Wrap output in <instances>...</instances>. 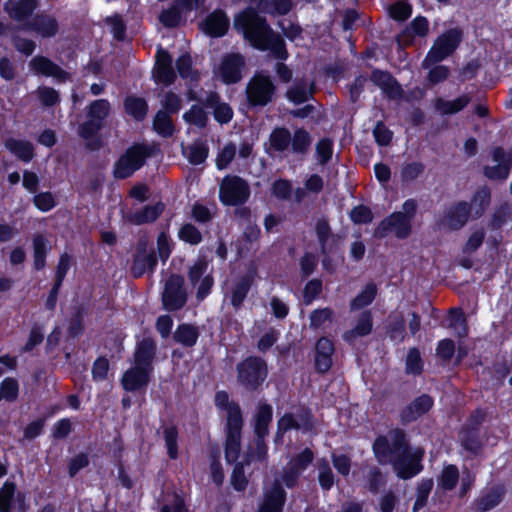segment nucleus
Instances as JSON below:
<instances>
[{
  "mask_svg": "<svg viewBox=\"0 0 512 512\" xmlns=\"http://www.w3.org/2000/svg\"><path fill=\"white\" fill-rule=\"evenodd\" d=\"M391 442L385 435H378L372 444V451L380 464L390 462L397 476L408 480L423 470L422 459L424 450L412 449L409 437L402 428H394L389 432Z\"/></svg>",
  "mask_w": 512,
  "mask_h": 512,
  "instance_id": "1",
  "label": "nucleus"
},
{
  "mask_svg": "<svg viewBox=\"0 0 512 512\" xmlns=\"http://www.w3.org/2000/svg\"><path fill=\"white\" fill-rule=\"evenodd\" d=\"M235 27L242 31L243 37L259 51H270L272 56L286 61L289 53L286 43L280 34L276 33L266 18L257 9L248 7L235 18Z\"/></svg>",
  "mask_w": 512,
  "mask_h": 512,
  "instance_id": "2",
  "label": "nucleus"
},
{
  "mask_svg": "<svg viewBox=\"0 0 512 512\" xmlns=\"http://www.w3.org/2000/svg\"><path fill=\"white\" fill-rule=\"evenodd\" d=\"M214 405L220 411L226 412L224 426V454L228 464L236 463L241 452L242 430L244 426L243 413L237 401L230 400L229 393L220 390L215 393Z\"/></svg>",
  "mask_w": 512,
  "mask_h": 512,
  "instance_id": "3",
  "label": "nucleus"
},
{
  "mask_svg": "<svg viewBox=\"0 0 512 512\" xmlns=\"http://www.w3.org/2000/svg\"><path fill=\"white\" fill-rule=\"evenodd\" d=\"M268 373V364L261 356L249 355L236 364L237 384L248 393L261 391Z\"/></svg>",
  "mask_w": 512,
  "mask_h": 512,
  "instance_id": "4",
  "label": "nucleus"
},
{
  "mask_svg": "<svg viewBox=\"0 0 512 512\" xmlns=\"http://www.w3.org/2000/svg\"><path fill=\"white\" fill-rule=\"evenodd\" d=\"M273 421V407L266 401H259L252 417L253 446L255 456L259 463L268 460V444L266 441L269 435V427Z\"/></svg>",
  "mask_w": 512,
  "mask_h": 512,
  "instance_id": "5",
  "label": "nucleus"
},
{
  "mask_svg": "<svg viewBox=\"0 0 512 512\" xmlns=\"http://www.w3.org/2000/svg\"><path fill=\"white\" fill-rule=\"evenodd\" d=\"M486 418L487 409L477 407L468 415L458 431V440L461 447L474 456L479 455L484 446L481 427Z\"/></svg>",
  "mask_w": 512,
  "mask_h": 512,
  "instance_id": "6",
  "label": "nucleus"
},
{
  "mask_svg": "<svg viewBox=\"0 0 512 512\" xmlns=\"http://www.w3.org/2000/svg\"><path fill=\"white\" fill-rule=\"evenodd\" d=\"M154 154V147L145 143H134L115 161L113 176L124 180L141 169L148 158Z\"/></svg>",
  "mask_w": 512,
  "mask_h": 512,
  "instance_id": "7",
  "label": "nucleus"
},
{
  "mask_svg": "<svg viewBox=\"0 0 512 512\" xmlns=\"http://www.w3.org/2000/svg\"><path fill=\"white\" fill-rule=\"evenodd\" d=\"M276 94V85L269 75L256 73L245 88L247 106L251 109L262 108L270 104Z\"/></svg>",
  "mask_w": 512,
  "mask_h": 512,
  "instance_id": "8",
  "label": "nucleus"
},
{
  "mask_svg": "<svg viewBox=\"0 0 512 512\" xmlns=\"http://www.w3.org/2000/svg\"><path fill=\"white\" fill-rule=\"evenodd\" d=\"M463 39L460 28H450L437 37L423 60V67L440 63L452 55L459 47Z\"/></svg>",
  "mask_w": 512,
  "mask_h": 512,
  "instance_id": "9",
  "label": "nucleus"
},
{
  "mask_svg": "<svg viewBox=\"0 0 512 512\" xmlns=\"http://www.w3.org/2000/svg\"><path fill=\"white\" fill-rule=\"evenodd\" d=\"M251 191L246 180L238 175H226L219 187V199L225 206H240L246 203Z\"/></svg>",
  "mask_w": 512,
  "mask_h": 512,
  "instance_id": "10",
  "label": "nucleus"
},
{
  "mask_svg": "<svg viewBox=\"0 0 512 512\" xmlns=\"http://www.w3.org/2000/svg\"><path fill=\"white\" fill-rule=\"evenodd\" d=\"M158 266L156 250L149 248V241L142 237L136 243L135 252L132 256L130 273L135 278H141L146 273L153 275Z\"/></svg>",
  "mask_w": 512,
  "mask_h": 512,
  "instance_id": "11",
  "label": "nucleus"
},
{
  "mask_svg": "<svg viewBox=\"0 0 512 512\" xmlns=\"http://www.w3.org/2000/svg\"><path fill=\"white\" fill-rule=\"evenodd\" d=\"M185 279L182 275L172 273L165 281L161 294L162 305L165 310L175 312L181 310L188 301L185 289Z\"/></svg>",
  "mask_w": 512,
  "mask_h": 512,
  "instance_id": "12",
  "label": "nucleus"
},
{
  "mask_svg": "<svg viewBox=\"0 0 512 512\" xmlns=\"http://www.w3.org/2000/svg\"><path fill=\"white\" fill-rule=\"evenodd\" d=\"M315 453L310 447L303 448L294 454L283 470L282 481L288 489H294L304 471L314 462Z\"/></svg>",
  "mask_w": 512,
  "mask_h": 512,
  "instance_id": "13",
  "label": "nucleus"
},
{
  "mask_svg": "<svg viewBox=\"0 0 512 512\" xmlns=\"http://www.w3.org/2000/svg\"><path fill=\"white\" fill-rule=\"evenodd\" d=\"M389 233H394L400 240L407 239L412 233V222L402 212H392L375 229V236L378 238H384Z\"/></svg>",
  "mask_w": 512,
  "mask_h": 512,
  "instance_id": "14",
  "label": "nucleus"
},
{
  "mask_svg": "<svg viewBox=\"0 0 512 512\" xmlns=\"http://www.w3.org/2000/svg\"><path fill=\"white\" fill-rule=\"evenodd\" d=\"M491 158L496 165L483 167L482 173L490 181H505L512 169V150L506 151L502 146H496L491 152Z\"/></svg>",
  "mask_w": 512,
  "mask_h": 512,
  "instance_id": "15",
  "label": "nucleus"
},
{
  "mask_svg": "<svg viewBox=\"0 0 512 512\" xmlns=\"http://www.w3.org/2000/svg\"><path fill=\"white\" fill-rule=\"evenodd\" d=\"M315 233L321 255L338 256L343 259L340 247L341 236L332 232L329 220L319 218L315 223Z\"/></svg>",
  "mask_w": 512,
  "mask_h": 512,
  "instance_id": "16",
  "label": "nucleus"
},
{
  "mask_svg": "<svg viewBox=\"0 0 512 512\" xmlns=\"http://www.w3.org/2000/svg\"><path fill=\"white\" fill-rule=\"evenodd\" d=\"M245 65V58L241 53L231 52L225 54L221 58L218 67V75L221 81L226 85L240 82L243 78Z\"/></svg>",
  "mask_w": 512,
  "mask_h": 512,
  "instance_id": "17",
  "label": "nucleus"
},
{
  "mask_svg": "<svg viewBox=\"0 0 512 512\" xmlns=\"http://www.w3.org/2000/svg\"><path fill=\"white\" fill-rule=\"evenodd\" d=\"M23 29L33 32L43 39L54 38L60 30L58 19L45 11L36 13L30 20L26 21Z\"/></svg>",
  "mask_w": 512,
  "mask_h": 512,
  "instance_id": "18",
  "label": "nucleus"
},
{
  "mask_svg": "<svg viewBox=\"0 0 512 512\" xmlns=\"http://www.w3.org/2000/svg\"><path fill=\"white\" fill-rule=\"evenodd\" d=\"M471 220L468 201L459 200L452 203L443 212L441 224L451 231L461 230Z\"/></svg>",
  "mask_w": 512,
  "mask_h": 512,
  "instance_id": "19",
  "label": "nucleus"
},
{
  "mask_svg": "<svg viewBox=\"0 0 512 512\" xmlns=\"http://www.w3.org/2000/svg\"><path fill=\"white\" fill-rule=\"evenodd\" d=\"M189 98L198 101L206 109H212L215 121L221 125L229 123L233 118L234 112L232 107L228 103L221 101V96L217 91H209L205 98H198L194 94H191Z\"/></svg>",
  "mask_w": 512,
  "mask_h": 512,
  "instance_id": "20",
  "label": "nucleus"
},
{
  "mask_svg": "<svg viewBox=\"0 0 512 512\" xmlns=\"http://www.w3.org/2000/svg\"><path fill=\"white\" fill-rule=\"evenodd\" d=\"M433 406L434 399L431 395L423 393L417 396L400 410L399 419L401 424L406 426L417 421L419 418L427 414Z\"/></svg>",
  "mask_w": 512,
  "mask_h": 512,
  "instance_id": "21",
  "label": "nucleus"
},
{
  "mask_svg": "<svg viewBox=\"0 0 512 512\" xmlns=\"http://www.w3.org/2000/svg\"><path fill=\"white\" fill-rule=\"evenodd\" d=\"M30 70L38 76L53 77L60 83L70 79V73L44 55H36L29 61Z\"/></svg>",
  "mask_w": 512,
  "mask_h": 512,
  "instance_id": "22",
  "label": "nucleus"
},
{
  "mask_svg": "<svg viewBox=\"0 0 512 512\" xmlns=\"http://www.w3.org/2000/svg\"><path fill=\"white\" fill-rule=\"evenodd\" d=\"M429 32V21L425 16H416L396 36L399 47L407 48L414 45L415 37L423 38Z\"/></svg>",
  "mask_w": 512,
  "mask_h": 512,
  "instance_id": "23",
  "label": "nucleus"
},
{
  "mask_svg": "<svg viewBox=\"0 0 512 512\" xmlns=\"http://www.w3.org/2000/svg\"><path fill=\"white\" fill-rule=\"evenodd\" d=\"M154 78L156 82L165 86L172 85L177 78L176 72L173 68L172 56L162 47H159L156 51Z\"/></svg>",
  "mask_w": 512,
  "mask_h": 512,
  "instance_id": "24",
  "label": "nucleus"
},
{
  "mask_svg": "<svg viewBox=\"0 0 512 512\" xmlns=\"http://www.w3.org/2000/svg\"><path fill=\"white\" fill-rule=\"evenodd\" d=\"M229 27V17L221 8H217L209 13L201 23L202 31L211 38H220L225 36Z\"/></svg>",
  "mask_w": 512,
  "mask_h": 512,
  "instance_id": "25",
  "label": "nucleus"
},
{
  "mask_svg": "<svg viewBox=\"0 0 512 512\" xmlns=\"http://www.w3.org/2000/svg\"><path fill=\"white\" fill-rule=\"evenodd\" d=\"M256 276V268L251 267L234 283L230 294V304L234 309L241 308L255 282Z\"/></svg>",
  "mask_w": 512,
  "mask_h": 512,
  "instance_id": "26",
  "label": "nucleus"
},
{
  "mask_svg": "<svg viewBox=\"0 0 512 512\" xmlns=\"http://www.w3.org/2000/svg\"><path fill=\"white\" fill-rule=\"evenodd\" d=\"M152 370L134 365L127 369L121 378L122 388L126 392H136L147 387L150 382Z\"/></svg>",
  "mask_w": 512,
  "mask_h": 512,
  "instance_id": "27",
  "label": "nucleus"
},
{
  "mask_svg": "<svg viewBox=\"0 0 512 512\" xmlns=\"http://www.w3.org/2000/svg\"><path fill=\"white\" fill-rule=\"evenodd\" d=\"M334 351V344L328 337L322 336L317 340L315 345L314 368L318 374H325L331 369Z\"/></svg>",
  "mask_w": 512,
  "mask_h": 512,
  "instance_id": "28",
  "label": "nucleus"
},
{
  "mask_svg": "<svg viewBox=\"0 0 512 512\" xmlns=\"http://www.w3.org/2000/svg\"><path fill=\"white\" fill-rule=\"evenodd\" d=\"M286 500V490L279 481L275 480L265 492L258 512H283Z\"/></svg>",
  "mask_w": 512,
  "mask_h": 512,
  "instance_id": "29",
  "label": "nucleus"
},
{
  "mask_svg": "<svg viewBox=\"0 0 512 512\" xmlns=\"http://www.w3.org/2000/svg\"><path fill=\"white\" fill-rule=\"evenodd\" d=\"M38 7L37 0H8L4 4V11L15 21L30 20Z\"/></svg>",
  "mask_w": 512,
  "mask_h": 512,
  "instance_id": "30",
  "label": "nucleus"
},
{
  "mask_svg": "<svg viewBox=\"0 0 512 512\" xmlns=\"http://www.w3.org/2000/svg\"><path fill=\"white\" fill-rule=\"evenodd\" d=\"M157 344L151 337H144L138 341L134 351V365L153 371V362L156 357Z\"/></svg>",
  "mask_w": 512,
  "mask_h": 512,
  "instance_id": "31",
  "label": "nucleus"
},
{
  "mask_svg": "<svg viewBox=\"0 0 512 512\" xmlns=\"http://www.w3.org/2000/svg\"><path fill=\"white\" fill-rule=\"evenodd\" d=\"M252 462H258L255 456V451L248 447L242 461L234 463L231 473V486L237 492H244L248 486V479L245 475V466H249Z\"/></svg>",
  "mask_w": 512,
  "mask_h": 512,
  "instance_id": "32",
  "label": "nucleus"
},
{
  "mask_svg": "<svg viewBox=\"0 0 512 512\" xmlns=\"http://www.w3.org/2000/svg\"><path fill=\"white\" fill-rule=\"evenodd\" d=\"M105 125L87 118L79 124L77 133L80 138L86 141L87 149L91 151L99 150L102 147V141L99 136L100 131Z\"/></svg>",
  "mask_w": 512,
  "mask_h": 512,
  "instance_id": "33",
  "label": "nucleus"
},
{
  "mask_svg": "<svg viewBox=\"0 0 512 512\" xmlns=\"http://www.w3.org/2000/svg\"><path fill=\"white\" fill-rule=\"evenodd\" d=\"M492 201V192L489 186L482 185L478 187L472 197L468 205L470 207V216L471 220L480 219L487 209L489 208Z\"/></svg>",
  "mask_w": 512,
  "mask_h": 512,
  "instance_id": "34",
  "label": "nucleus"
},
{
  "mask_svg": "<svg viewBox=\"0 0 512 512\" xmlns=\"http://www.w3.org/2000/svg\"><path fill=\"white\" fill-rule=\"evenodd\" d=\"M4 147L23 163H30L35 157V147L26 139L7 138Z\"/></svg>",
  "mask_w": 512,
  "mask_h": 512,
  "instance_id": "35",
  "label": "nucleus"
},
{
  "mask_svg": "<svg viewBox=\"0 0 512 512\" xmlns=\"http://www.w3.org/2000/svg\"><path fill=\"white\" fill-rule=\"evenodd\" d=\"M33 269L41 271L46 267L47 256L51 251L49 240L43 234H35L32 238Z\"/></svg>",
  "mask_w": 512,
  "mask_h": 512,
  "instance_id": "36",
  "label": "nucleus"
},
{
  "mask_svg": "<svg viewBox=\"0 0 512 512\" xmlns=\"http://www.w3.org/2000/svg\"><path fill=\"white\" fill-rule=\"evenodd\" d=\"M505 495V488L503 485H495L483 493L476 499V510L478 512H487L498 506Z\"/></svg>",
  "mask_w": 512,
  "mask_h": 512,
  "instance_id": "37",
  "label": "nucleus"
},
{
  "mask_svg": "<svg viewBox=\"0 0 512 512\" xmlns=\"http://www.w3.org/2000/svg\"><path fill=\"white\" fill-rule=\"evenodd\" d=\"M199 336V328L196 325L190 323L178 324L176 330L173 333L174 341L187 348H192L195 346Z\"/></svg>",
  "mask_w": 512,
  "mask_h": 512,
  "instance_id": "38",
  "label": "nucleus"
},
{
  "mask_svg": "<svg viewBox=\"0 0 512 512\" xmlns=\"http://www.w3.org/2000/svg\"><path fill=\"white\" fill-rule=\"evenodd\" d=\"M164 204L157 202L154 205H146L142 209L135 211L130 216V222L135 225H143L155 222L164 211Z\"/></svg>",
  "mask_w": 512,
  "mask_h": 512,
  "instance_id": "39",
  "label": "nucleus"
},
{
  "mask_svg": "<svg viewBox=\"0 0 512 512\" xmlns=\"http://www.w3.org/2000/svg\"><path fill=\"white\" fill-rule=\"evenodd\" d=\"M87 308L83 304L73 307L72 315L68 319L67 336L72 339L79 338L85 331V316Z\"/></svg>",
  "mask_w": 512,
  "mask_h": 512,
  "instance_id": "40",
  "label": "nucleus"
},
{
  "mask_svg": "<svg viewBox=\"0 0 512 512\" xmlns=\"http://www.w3.org/2000/svg\"><path fill=\"white\" fill-rule=\"evenodd\" d=\"M124 111L134 120L143 121L148 113V103L143 97L128 95L123 102Z\"/></svg>",
  "mask_w": 512,
  "mask_h": 512,
  "instance_id": "41",
  "label": "nucleus"
},
{
  "mask_svg": "<svg viewBox=\"0 0 512 512\" xmlns=\"http://www.w3.org/2000/svg\"><path fill=\"white\" fill-rule=\"evenodd\" d=\"M471 98L467 94H463L454 100H445L437 98L435 108L442 115H453L462 111L470 102Z\"/></svg>",
  "mask_w": 512,
  "mask_h": 512,
  "instance_id": "42",
  "label": "nucleus"
},
{
  "mask_svg": "<svg viewBox=\"0 0 512 512\" xmlns=\"http://www.w3.org/2000/svg\"><path fill=\"white\" fill-rule=\"evenodd\" d=\"M373 329V317L369 310L360 313L356 325L353 329L345 332L344 339L350 341L355 337H364L369 335Z\"/></svg>",
  "mask_w": 512,
  "mask_h": 512,
  "instance_id": "43",
  "label": "nucleus"
},
{
  "mask_svg": "<svg viewBox=\"0 0 512 512\" xmlns=\"http://www.w3.org/2000/svg\"><path fill=\"white\" fill-rule=\"evenodd\" d=\"M153 130L163 138H170L175 132V125L172 120V115L165 111L158 110L152 122Z\"/></svg>",
  "mask_w": 512,
  "mask_h": 512,
  "instance_id": "44",
  "label": "nucleus"
},
{
  "mask_svg": "<svg viewBox=\"0 0 512 512\" xmlns=\"http://www.w3.org/2000/svg\"><path fill=\"white\" fill-rule=\"evenodd\" d=\"M291 142V132L286 127H275L269 135L271 150L282 153L286 151Z\"/></svg>",
  "mask_w": 512,
  "mask_h": 512,
  "instance_id": "45",
  "label": "nucleus"
},
{
  "mask_svg": "<svg viewBox=\"0 0 512 512\" xmlns=\"http://www.w3.org/2000/svg\"><path fill=\"white\" fill-rule=\"evenodd\" d=\"M183 11L184 9L180 3H177V0H173L172 4L167 9L161 11L159 21L166 28H176L181 23Z\"/></svg>",
  "mask_w": 512,
  "mask_h": 512,
  "instance_id": "46",
  "label": "nucleus"
},
{
  "mask_svg": "<svg viewBox=\"0 0 512 512\" xmlns=\"http://www.w3.org/2000/svg\"><path fill=\"white\" fill-rule=\"evenodd\" d=\"M312 143V137L310 133L304 128H297L291 135V150L293 153L298 155H305Z\"/></svg>",
  "mask_w": 512,
  "mask_h": 512,
  "instance_id": "47",
  "label": "nucleus"
},
{
  "mask_svg": "<svg viewBox=\"0 0 512 512\" xmlns=\"http://www.w3.org/2000/svg\"><path fill=\"white\" fill-rule=\"evenodd\" d=\"M377 296V286L375 283H367L364 289L359 292L350 302L351 310H360L369 306Z\"/></svg>",
  "mask_w": 512,
  "mask_h": 512,
  "instance_id": "48",
  "label": "nucleus"
},
{
  "mask_svg": "<svg viewBox=\"0 0 512 512\" xmlns=\"http://www.w3.org/2000/svg\"><path fill=\"white\" fill-rule=\"evenodd\" d=\"M459 477V469L456 465H445L438 477V486L444 491H452L457 486Z\"/></svg>",
  "mask_w": 512,
  "mask_h": 512,
  "instance_id": "49",
  "label": "nucleus"
},
{
  "mask_svg": "<svg viewBox=\"0 0 512 512\" xmlns=\"http://www.w3.org/2000/svg\"><path fill=\"white\" fill-rule=\"evenodd\" d=\"M110 113V103L107 99H97L92 101L87 109V118L105 125V121Z\"/></svg>",
  "mask_w": 512,
  "mask_h": 512,
  "instance_id": "50",
  "label": "nucleus"
},
{
  "mask_svg": "<svg viewBox=\"0 0 512 512\" xmlns=\"http://www.w3.org/2000/svg\"><path fill=\"white\" fill-rule=\"evenodd\" d=\"M204 108L205 107L201 103L200 105H192L190 109L183 114V120L186 123L194 125L200 129L205 128L208 124L209 116Z\"/></svg>",
  "mask_w": 512,
  "mask_h": 512,
  "instance_id": "51",
  "label": "nucleus"
},
{
  "mask_svg": "<svg viewBox=\"0 0 512 512\" xmlns=\"http://www.w3.org/2000/svg\"><path fill=\"white\" fill-rule=\"evenodd\" d=\"M285 96L293 104L300 105L312 99L313 92L307 89V85L304 81H301L289 87Z\"/></svg>",
  "mask_w": 512,
  "mask_h": 512,
  "instance_id": "52",
  "label": "nucleus"
},
{
  "mask_svg": "<svg viewBox=\"0 0 512 512\" xmlns=\"http://www.w3.org/2000/svg\"><path fill=\"white\" fill-rule=\"evenodd\" d=\"M387 12L392 20L402 23L411 17L413 7L408 1L397 0L389 5Z\"/></svg>",
  "mask_w": 512,
  "mask_h": 512,
  "instance_id": "53",
  "label": "nucleus"
},
{
  "mask_svg": "<svg viewBox=\"0 0 512 512\" xmlns=\"http://www.w3.org/2000/svg\"><path fill=\"white\" fill-rule=\"evenodd\" d=\"M386 478L381 469L373 466L369 469L366 476L365 488L373 495L380 492L381 488L386 485Z\"/></svg>",
  "mask_w": 512,
  "mask_h": 512,
  "instance_id": "54",
  "label": "nucleus"
},
{
  "mask_svg": "<svg viewBox=\"0 0 512 512\" xmlns=\"http://www.w3.org/2000/svg\"><path fill=\"white\" fill-rule=\"evenodd\" d=\"M424 370V363L417 347L409 349L405 360V372L408 375L419 376Z\"/></svg>",
  "mask_w": 512,
  "mask_h": 512,
  "instance_id": "55",
  "label": "nucleus"
},
{
  "mask_svg": "<svg viewBox=\"0 0 512 512\" xmlns=\"http://www.w3.org/2000/svg\"><path fill=\"white\" fill-rule=\"evenodd\" d=\"M178 428L170 425L163 430V438L167 449V455L171 460H176L179 456L178 452Z\"/></svg>",
  "mask_w": 512,
  "mask_h": 512,
  "instance_id": "56",
  "label": "nucleus"
},
{
  "mask_svg": "<svg viewBox=\"0 0 512 512\" xmlns=\"http://www.w3.org/2000/svg\"><path fill=\"white\" fill-rule=\"evenodd\" d=\"M17 486L13 481L6 480L0 488V512H12L13 500Z\"/></svg>",
  "mask_w": 512,
  "mask_h": 512,
  "instance_id": "57",
  "label": "nucleus"
},
{
  "mask_svg": "<svg viewBox=\"0 0 512 512\" xmlns=\"http://www.w3.org/2000/svg\"><path fill=\"white\" fill-rule=\"evenodd\" d=\"M293 6L292 0H266L263 8L258 10L272 16H284L292 10Z\"/></svg>",
  "mask_w": 512,
  "mask_h": 512,
  "instance_id": "58",
  "label": "nucleus"
},
{
  "mask_svg": "<svg viewBox=\"0 0 512 512\" xmlns=\"http://www.w3.org/2000/svg\"><path fill=\"white\" fill-rule=\"evenodd\" d=\"M178 238L192 246H196L203 241V235L201 231L192 223H184L179 231Z\"/></svg>",
  "mask_w": 512,
  "mask_h": 512,
  "instance_id": "59",
  "label": "nucleus"
},
{
  "mask_svg": "<svg viewBox=\"0 0 512 512\" xmlns=\"http://www.w3.org/2000/svg\"><path fill=\"white\" fill-rule=\"evenodd\" d=\"M209 156V146L206 142L195 141L189 146L187 159L192 165H200L206 161Z\"/></svg>",
  "mask_w": 512,
  "mask_h": 512,
  "instance_id": "60",
  "label": "nucleus"
},
{
  "mask_svg": "<svg viewBox=\"0 0 512 512\" xmlns=\"http://www.w3.org/2000/svg\"><path fill=\"white\" fill-rule=\"evenodd\" d=\"M318 483L323 491H330L335 483V476L326 459H322L318 465Z\"/></svg>",
  "mask_w": 512,
  "mask_h": 512,
  "instance_id": "61",
  "label": "nucleus"
},
{
  "mask_svg": "<svg viewBox=\"0 0 512 512\" xmlns=\"http://www.w3.org/2000/svg\"><path fill=\"white\" fill-rule=\"evenodd\" d=\"M295 418L299 426V430L303 433H309L315 430V417L311 408L307 406H301L296 414Z\"/></svg>",
  "mask_w": 512,
  "mask_h": 512,
  "instance_id": "62",
  "label": "nucleus"
},
{
  "mask_svg": "<svg viewBox=\"0 0 512 512\" xmlns=\"http://www.w3.org/2000/svg\"><path fill=\"white\" fill-rule=\"evenodd\" d=\"M388 338L396 343H402L406 336V323L403 316L396 317L387 327Z\"/></svg>",
  "mask_w": 512,
  "mask_h": 512,
  "instance_id": "63",
  "label": "nucleus"
},
{
  "mask_svg": "<svg viewBox=\"0 0 512 512\" xmlns=\"http://www.w3.org/2000/svg\"><path fill=\"white\" fill-rule=\"evenodd\" d=\"M322 291L323 281L320 278H313L308 280L302 291L303 302L306 305L311 304L320 296Z\"/></svg>",
  "mask_w": 512,
  "mask_h": 512,
  "instance_id": "64",
  "label": "nucleus"
}]
</instances>
